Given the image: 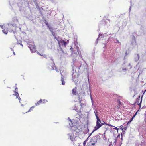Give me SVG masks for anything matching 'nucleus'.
<instances>
[{
    "mask_svg": "<svg viewBox=\"0 0 146 146\" xmlns=\"http://www.w3.org/2000/svg\"><path fill=\"white\" fill-rule=\"evenodd\" d=\"M97 121L96 122V125L95 127L93 132L98 130L103 125V123H101V121L98 117H97Z\"/></svg>",
    "mask_w": 146,
    "mask_h": 146,
    "instance_id": "f257e3e1",
    "label": "nucleus"
},
{
    "mask_svg": "<svg viewBox=\"0 0 146 146\" xmlns=\"http://www.w3.org/2000/svg\"><path fill=\"white\" fill-rule=\"evenodd\" d=\"M79 102L80 103V106H81L80 108H78L76 106V105L75 106V110L77 112H79L80 113H81V111H80V109H83V106L84 105V104L83 103H81V101L80 100Z\"/></svg>",
    "mask_w": 146,
    "mask_h": 146,
    "instance_id": "f03ea898",
    "label": "nucleus"
},
{
    "mask_svg": "<svg viewBox=\"0 0 146 146\" xmlns=\"http://www.w3.org/2000/svg\"><path fill=\"white\" fill-rule=\"evenodd\" d=\"M97 140L98 138L96 137H94L91 139L90 141L89 142L90 143H91L93 145H95L97 141Z\"/></svg>",
    "mask_w": 146,
    "mask_h": 146,
    "instance_id": "7ed1b4c3",
    "label": "nucleus"
},
{
    "mask_svg": "<svg viewBox=\"0 0 146 146\" xmlns=\"http://www.w3.org/2000/svg\"><path fill=\"white\" fill-rule=\"evenodd\" d=\"M108 126H111V127H115V126H113L111 125V124H105V125H104V126L103 127V128H104V129L105 130V131H104V137L105 136V134L106 133L107 131V130L109 129V128H108Z\"/></svg>",
    "mask_w": 146,
    "mask_h": 146,
    "instance_id": "20e7f679",
    "label": "nucleus"
},
{
    "mask_svg": "<svg viewBox=\"0 0 146 146\" xmlns=\"http://www.w3.org/2000/svg\"><path fill=\"white\" fill-rule=\"evenodd\" d=\"M59 46L60 45L63 46H64L65 47H66L67 43L63 40H61L60 41H58Z\"/></svg>",
    "mask_w": 146,
    "mask_h": 146,
    "instance_id": "39448f33",
    "label": "nucleus"
},
{
    "mask_svg": "<svg viewBox=\"0 0 146 146\" xmlns=\"http://www.w3.org/2000/svg\"><path fill=\"white\" fill-rule=\"evenodd\" d=\"M32 52H36V48L35 45H30L29 46Z\"/></svg>",
    "mask_w": 146,
    "mask_h": 146,
    "instance_id": "423d86ee",
    "label": "nucleus"
},
{
    "mask_svg": "<svg viewBox=\"0 0 146 146\" xmlns=\"http://www.w3.org/2000/svg\"><path fill=\"white\" fill-rule=\"evenodd\" d=\"M44 50L42 49H41V52H37V54H38L39 55L42 56H43L44 58H47V56L44 54L43 53Z\"/></svg>",
    "mask_w": 146,
    "mask_h": 146,
    "instance_id": "0eeeda50",
    "label": "nucleus"
},
{
    "mask_svg": "<svg viewBox=\"0 0 146 146\" xmlns=\"http://www.w3.org/2000/svg\"><path fill=\"white\" fill-rule=\"evenodd\" d=\"M70 50L71 51V53L72 54H75L76 52V51H77V48H73L72 47H71L70 48Z\"/></svg>",
    "mask_w": 146,
    "mask_h": 146,
    "instance_id": "6e6552de",
    "label": "nucleus"
},
{
    "mask_svg": "<svg viewBox=\"0 0 146 146\" xmlns=\"http://www.w3.org/2000/svg\"><path fill=\"white\" fill-rule=\"evenodd\" d=\"M14 92H15L14 94H13V95H14L16 96V98H18L19 100V102L21 103V99L19 96V94L18 92H16L15 91H14Z\"/></svg>",
    "mask_w": 146,
    "mask_h": 146,
    "instance_id": "1a4fd4ad",
    "label": "nucleus"
},
{
    "mask_svg": "<svg viewBox=\"0 0 146 146\" xmlns=\"http://www.w3.org/2000/svg\"><path fill=\"white\" fill-rule=\"evenodd\" d=\"M60 74L61 75V81L62 82V84L63 85H64L65 84V81H64V77L62 74V73L61 72H60Z\"/></svg>",
    "mask_w": 146,
    "mask_h": 146,
    "instance_id": "9d476101",
    "label": "nucleus"
},
{
    "mask_svg": "<svg viewBox=\"0 0 146 146\" xmlns=\"http://www.w3.org/2000/svg\"><path fill=\"white\" fill-rule=\"evenodd\" d=\"M70 140H71L72 141H73L75 140V136H74L73 135H71L70 136Z\"/></svg>",
    "mask_w": 146,
    "mask_h": 146,
    "instance_id": "9b49d317",
    "label": "nucleus"
},
{
    "mask_svg": "<svg viewBox=\"0 0 146 146\" xmlns=\"http://www.w3.org/2000/svg\"><path fill=\"white\" fill-rule=\"evenodd\" d=\"M42 103L41 100H40L38 101L36 103H35V106H39L40 104Z\"/></svg>",
    "mask_w": 146,
    "mask_h": 146,
    "instance_id": "f8f14e48",
    "label": "nucleus"
},
{
    "mask_svg": "<svg viewBox=\"0 0 146 146\" xmlns=\"http://www.w3.org/2000/svg\"><path fill=\"white\" fill-rule=\"evenodd\" d=\"M72 94H74L75 95H76V94L77 93V92L76 91V90L75 89L73 88L72 89Z\"/></svg>",
    "mask_w": 146,
    "mask_h": 146,
    "instance_id": "ddd939ff",
    "label": "nucleus"
},
{
    "mask_svg": "<svg viewBox=\"0 0 146 146\" xmlns=\"http://www.w3.org/2000/svg\"><path fill=\"white\" fill-rule=\"evenodd\" d=\"M3 32L5 34H7L8 32V30L7 29H4L3 30Z\"/></svg>",
    "mask_w": 146,
    "mask_h": 146,
    "instance_id": "4468645a",
    "label": "nucleus"
},
{
    "mask_svg": "<svg viewBox=\"0 0 146 146\" xmlns=\"http://www.w3.org/2000/svg\"><path fill=\"white\" fill-rule=\"evenodd\" d=\"M140 100V98H137V99H136V102L137 103V104L138 105H140V103H141V101L140 102V103H139V101Z\"/></svg>",
    "mask_w": 146,
    "mask_h": 146,
    "instance_id": "2eb2a0df",
    "label": "nucleus"
},
{
    "mask_svg": "<svg viewBox=\"0 0 146 146\" xmlns=\"http://www.w3.org/2000/svg\"><path fill=\"white\" fill-rule=\"evenodd\" d=\"M40 100H41V102L42 103H45L48 101L47 100H46L45 99L42 100L41 99H40Z\"/></svg>",
    "mask_w": 146,
    "mask_h": 146,
    "instance_id": "dca6fc26",
    "label": "nucleus"
},
{
    "mask_svg": "<svg viewBox=\"0 0 146 146\" xmlns=\"http://www.w3.org/2000/svg\"><path fill=\"white\" fill-rule=\"evenodd\" d=\"M94 145H93L91 143H90L88 142L87 143V146H95Z\"/></svg>",
    "mask_w": 146,
    "mask_h": 146,
    "instance_id": "f3484780",
    "label": "nucleus"
},
{
    "mask_svg": "<svg viewBox=\"0 0 146 146\" xmlns=\"http://www.w3.org/2000/svg\"><path fill=\"white\" fill-rule=\"evenodd\" d=\"M48 27L50 31H51L52 32L53 31V29H52V28L51 27H50L49 26H48Z\"/></svg>",
    "mask_w": 146,
    "mask_h": 146,
    "instance_id": "a211bd4d",
    "label": "nucleus"
},
{
    "mask_svg": "<svg viewBox=\"0 0 146 146\" xmlns=\"http://www.w3.org/2000/svg\"><path fill=\"white\" fill-rule=\"evenodd\" d=\"M35 106H32L30 108V109L28 111H30L32 109H33L35 107Z\"/></svg>",
    "mask_w": 146,
    "mask_h": 146,
    "instance_id": "6ab92c4d",
    "label": "nucleus"
},
{
    "mask_svg": "<svg viewBox=\"0 0 146 146\" xmlns=\"http://www.w3.org/2000/svg\"><path fill=\"white\" fill-rule=\"evenodd\" d=\"M120 107V105L118 104L117 106H115V108H116L118 109Z\"/></svg>",
    "mask_w": 146,
    "mask_h": 146,
    "instance_id": "aec40b11",
    "label": "nucleus"
},
{
    "mask_svg": "<svg viewBox=\"0 0 146 146\" xmlns=\"http://www.w3.org/2000/svg\"><path fill=\"white\" fill-rule=\"evenodd\" d=\"M94 112H95V115L96 117V118H97V117H98V112L97 111H94Z\"/></svg>",
    "mask_w": 146,
    "mask_h": 146,
    "instance_id": "412c9836",
    "label": "nucleus"
},
{
    "mask_svg": "<svg viewBox=\"0 0 146 146\" xmlns=\"http://www.w3.org/2000/svg\"><path fill=\"white\" fill-rule=\"evenodd\" d=\"M120 128L122 130H123V125H121L120 126Z\"/></svg>",
    "mask_w": 146,
    "mask_h": 146,
    "instance_id": "4be33fe9",
    "label": "nucleus"
},
{
    "mask_svg": "<svg viewBox=\"0 0 146 146\" xmlns=\"http://www.w3.org/2000/svg\"><path fill=\"white\" fill-rule=\"evenodd\" d=\"M133 118H132L129 121V122H128V123H130L133 120Z\"/></svg>",
    "mask_w": 146,
    "mask_h": 146,
    "instance_id": "5701e85b",
    "label": "nucleus"
},
{
    "mask_svg": "<svg viewBox=\"0 0 146 146\" xmlns=\"http://www.w3.org/2000/svg\"><path fill=\"white\" fill-rule=\"evenodd\" d=\"M118 101L119 102L118 104L120 106V105L121 104V102L119 100V99L118 100Z\"/></svg>",
    "mask_w": 146,
    "mask_h": 146,
    "instance_id": "b1692460",
    "label": "nucleus"
},
{
    "mask_svg": "<svg viewBox=\"0 0 146 146\" xmlns=\"http://www.w3.org/2000/svg\"><path fill=\"white\" fill-rule=\"evenodd\" d=\"M86 141H85L84 142H83V145L84 146H85V145H86Z\"/></svg>",
    "mask_w": 146,
    "mask_h": 146,
    "instance_id": "393cba45",
    "label": "nucleus"
},
{
    "mask_svg": "<svg viewBox=\"0 0 146 146\" xmlns=\"http://www.w3.org/2000/svg\"><path fill=\"white\" fill-rule=\"evenodd\" d=\"M114 129H115V130H117V131H118V130H119V129L117 128V127H115L114 128H113Z\"/></svg>",
    "mask_w": 146,
    "mask_h": 146,
    "instance_id": "a878e982",
    "label": "nucleus"
},
{
    "mask_svg": "<svg viewBox=\"0 0 146 146\" xmlns=\"http://www.w3.org/2000/svg\"><path fill=\"white\" fill-rule=\"evenodd\" d=\"M33 2H35L36 1V0H33Z\"/></svg>",
    "mask_w": 146,
    "mask_h": 146,
    "instance_id": "bb28decb",
    "label": "nucleus"
},
{
    "mask_svg": "<svg viewBox=\"0 0 146 146\" xmlns=\"http://www.w3.org/2000/svg\"><path fill=\"white\" fill-rule=\"evenodd\" d=\"M46 25H47L48 27V26H49L48 24H46Z\"/></svg>",
    "mask_w": 146,
    "mask_h": 146,
    "instance_id": "cd10ccee",
    "label": "nucleus"
},
{
    "mask_svg": "<svg viewBox=\"0 0 146 146\" xmlns=\"http://www.w3.org/2000/svg\"><path fill=\"white\" fill-rule=\"evenodd\" d=\"M103 139L104 140H106V139L105 137H103Z\"/></svg>",
    "mask_w": 146,
    "mask_h": 146,
    "instance_id": "c85d7f7f",
    "label": "nucleus"
},
{
    "mask_svg": "<svg viewBox=\"0 0 146 146\" xmlns=\"http://www.w3.org/2000/svg\"><path fill=\"white\" fill-rule=\"evenodd\" d=\"M137 113V112H136L135 113V115H135H135H136Z\"/></svg>",
    "mask_w": 146,
    "mask_h": 146,
    "instance_id": "c756f323",
    "label": "nucleus"
},
{
    "mask_svg": "<svg viewBox=\"0 0 146 146\" xmlns=\"http://www.w3.org/2000/svg\"><path fill=\"white\" fill-rule=\"evenodd\" d=\"M135 116V115H134L133 117L132 118H133H133Z\"/></svg>",
    "mask_w": 146,
    "mask_h": 146,
    "instance_id": "7c9ffc66",
    "label": "nucleus"
},
{
    "mask_svg": "<svg viewBox=\"0 0 146 146\" xmlns=\"http://www.w3.org/2000/svg\"><path fill=\"white\" fill-rule=\"evenodd\" d=\"M135 116V115H134L133 117L132 118H133H133Z\"/></svg>",
    "mask_w": 146,
    "mask_h": 146,
    "instance_id": "2f4dec72",
    "label": "nucleus"
},
{
    "mask_svg": "<svg viewBox=\"0 0 146 146\" xmlns=\"http://www.w3.org/2000/svg\"><path fill=\"white\" fill-rule=\"evenodd\" d=\"M135 116V115H134L133 117L132 118H133H133Z\"/></svg>",
    "mask_w": 146,
    "mask_h": 146,
    "instance_id": "473e14b6",
    "label": "nucleus"
},
{
    "mask_svg": "<svg viewBox=\"0 0 146 146\" xmlns=\"http://www.w3.org/2000/svg\"><path fill=\"white\" fill-rule=\"evenodd\" d=\"M13 53L14 55L15 56V53L14 52V51L13 52Z\"/></svg>",
    "mask_w": 146,
    "mask_h": 146,
    "instance_id": "72a5a7b5",
    "label": "nucleus"
},
{
    "mask_svg": "<svg viewBox=\"0 0 146 146\" xmlns=\"http://www.w3.org/2000/svg\"><path fill=\"white\" fill-rule=\"evenodd\" d=\"M110 146H113V145H110Z\"/></svg>",
    "mask_w": 146,
    "mask_h": 146,
    "instance_id": "f704fd0d",
    "label": "nucleus"
},
{
    "mask_svg": "<svg viewBox=\"0 0 146 146\" xmlns=\"http://www.w3.org/2000/svg\"><path fill=\"white\" fill-rule=\"evenodd\" d=\"M16 89H17V88H15V90H16Z\"/></svg>",
    "mask_w": 146,
    "mask_h": 146,
    "instance_id": "c9c22d12",
    "label": "nucleus"
}]
</instances>
